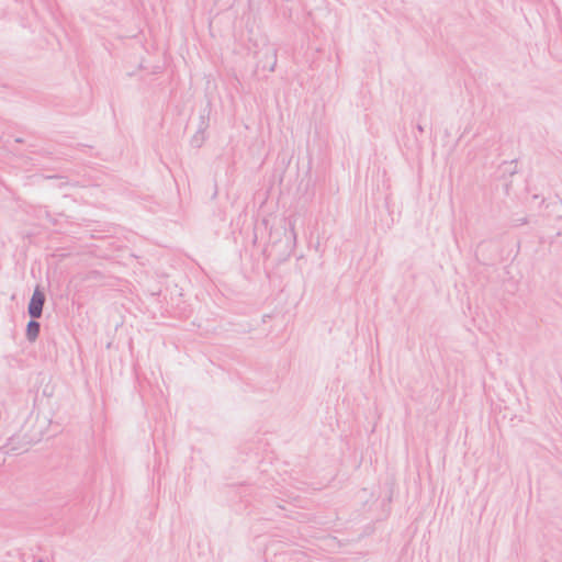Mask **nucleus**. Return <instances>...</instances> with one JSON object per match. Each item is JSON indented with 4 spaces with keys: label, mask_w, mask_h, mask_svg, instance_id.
Masks as SVG:
<instances>
[{
    "label": "nucleus",
    "mask_w": 562,
    "mask_h": 562,
    "mask_svg": "<svg viewBox=\"0 0 562 562\" xmlns=\"http://www.w3.org/2000/svg\"><path fill=\"white\" fill-rule=\"evenodd\" d=\"M45 296L42 291L36 289L29 304V313L32 317L37 318L42 314Z\"/></svg>",
    "instance_id": "1"
},
{
    "label": "nucleus",
    "mask_w": 562,
    "mask_h": 562,
    "mask_svg": "<svg viewBox=\"0 0 562 562\" xmlns=\"http://www.w3.org/2000/svg\"><path fill=\"white\" fill-rule=\"evenodd\" d=\"M40 331V325L35 321H31L27 325V336L31 340H34Z\"/></svg>",
    "instance_id": "2"
}]
</instances>
